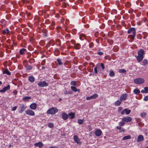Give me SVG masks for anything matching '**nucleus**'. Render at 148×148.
Wrapping results in <instances>:
<instances>
[{"mask_svg": "<svg viewBox=\"0 0 148 148\" xmlns=\"http://www.w3.org/2000/svg\"><path fill=\"white\" fill-rule=\"evenodd\" d=\"M34 145L35 146L38 147L40 148H41L43 147V144L42 142H39L35 143Z\"/></svg>", "mask_w": 148, "mask_h": 148, "instance_id": "obj_14", "label": "nucleus"}, {"mask_svg": "<svg viewBox=\"0 0 148 148\" xmlns=\"http://www.w3.org/2000/svg\"><path fill=\"white\" fill-rule=\"evenodd\" d=\"M73 139L74 141L77 144L80 145L81 144V142L80 141V139L77 136H74Z\"/></svg>", "mask_w": 148, "mask_h": 148, "instance_id": "obj_6", "label": "nucleus"}, {"mask_svg": "<svg viewBox=\"0 0 148 148\" xmlns=\"http://www.w3.org/2000/svg\"><path fill=\"white\" fill-rule=\"evenodd\" d=\"M62 3H63V7H64V8H65L66 7V3H65L64 2H63Z\"/></svg>", "mask_w": 148, "mask_h": 148, "instance_id": "obj_59", "label": "nucleus"}, {"mask_svg": "<svg viewBox=\"0 0 148 148\" xmlns=\"http://www.w3.org/2000/svg\"><path fill=\"white\" fill-rule=\"evenodd\" d=\"M71 89L74 92H76L77 91V89L75 86H71Z\"/></svg>", "mask_w": 148, "mask_h": 148, "instance_id": "obj_38", "label": "nucleus"}, {"mask_svg": "<svg viewBox=\"0 0 148 148\" xmlns=\"http://www.w3.org/2000/svg\"><path fill=\"white\" fill-rule=\"evenodd\" d=\"M141 92L143 93H148V87H145L144 88V90H142Z\"/></svg>", "mask_w": 148, "mask_h": 148, "instance_id": "obj_19", "label": "nucleus"}, {"mask_svg": "<svg viewBox=\"0 0 148 148\" xmlns=\"http://www.w3.org/2000/svg\"><path fill=\"white\" fill-rule=\"evenodd\" d=\"M131 3L129 2H127L125 4V5L127 7H130L131 6Z\"/></svg>", "mask_w": 148, "mask_h": 148, "instance_id": "obj_46", "label": "nucleus"}, {"mask_svg": "<svg viewBox=\"0 0 148 148\" xmlns=\"http://www.w3.org/2000/svg\"><path fill=\"white\" fill-rule=\"evenodd\" d=\"M55 25V22L53 21H52L51 24V26H52V27H53V26H54Z\"/></svg>", "mask_w": 148, "mask_h": 148, "instance_id": "obj_57", "label": "nucleus"}, {"mask_svg": "<svg viewBox=\"0 0 148 148\" xmlns=\"http://www.w3.org/2000/svg\"><path fill=\"white\" fill-rule=\"evenodd\" d=\"M73 8L74 9H77V7L75 6H73Z\"/></svg>", "mask_w": 148, "mask_h": 148, "instance_id": "obj_64", "label": "nucleus"}, {"mask_svg": "<svg viewBox=\"0 0 148 148\" xmlns=\"http://www.w3.org/2000/svg\"><path fill=\"white\" fill-rule=\"evenodd\" d=\"M131 138V136L130 135L125 136L123 137V140H125L127 139H130Z\"/></svg>", "mask_w": 148, "mask_h": 148, "instance_id": "obj_32", "label": "nucleus"}, {"mask_svg": "<svg viewBox=\"0 0 148 148\" xmlns=\"http://www.w3.org/2000/svg\"><path fill=\"white\" fill-rule=\"evenodd\" d=\"M127 33L129 34L132 33V35H136V31L134 27H132L127 31Z\"/></svg>", "mask_w": 148, "mask_h": 148, "instance_id": "obj_7", "label": "nucleus"}, {"mask_svg": "<svg viewBox=\"0 0 148 148\" xmlns=\"http://www.w3.org/2000/svg\"><path fill=\"white\" fill-rule=\"evenodd\" d=\"M125 113L127 114H129L131 112L130 110L128 109H125Z\"/></svg>", "mask_w": 148, "mask_h": 148, "instance_id": "obj_39", "label": "nucleus"}, {"mask_svg": "<svg viewBox=\"0 0 148 148\" xmlns=\"http://www.w3.org/2000/svg\"><path fill=\"white\" fill-rule=\"evenodd\" d=\"M98 97V95L96 94H95L90 97H87L86 99L87 100H89L92 99H95Z\"/></svg>", "mask_w": 148, "mask_h": 148, "instance_id": "obj_9", "label": "nucleus"}, {"mask_svg": "<svg viewBox=\"0 0 148 148\" xmlns=\"http://www.w3.org/2000/svg\"><path fill=\"white\" fill-rule=\"evenodd\" d=\"M29 61L30 63H32V62H34V59L31 58L29 60Z\"/></svg>", "mask_w": 148, "mask_h": 148, "instance_id": "obj_58", "label": "nucleus"}, {"mask_svg": "<svg viewBox=\"0 0 148 148\" xmlns=\"http://www.w3.org/2000/svg\"><path fill=\"white\" fill-rule=\"evenodd\" d=\"M30 108L33 110L36 109L37 107V104L35 103H32L29 106Z\"/></svg>", "mask_w": 148, "mask_h": 148, "instance_id": "obj_13", "label": "nucleus"}, {"mask_svg": "<svg viewBox=\"0 0 148 148\" xmlns=\"http://www.w3.org/2000/svg\"><path fill=\"white\" fill-rule=\"evenodd\" d=\"M123 108L121 107H119L118 109V111L119 112H120L122 110Z\"/></svg>", "mask_w": 148, "mask_h": 148, "instance_id": "obj_53", "label": "nucleus"}, {"mask_svg": "<svg viewBox=\"0 0 148 148\" xmlns=\"http://www.w3.org/2000/svg\"><path fill=\"white\" fill-rule=\"evenodd\" d=\"M55 5L57 6H58L60 5V3L58 2H55Z\"/></svg>", "mask_w": 148, "mask_h": 148, "instance_id": "obj_63", "label": "nucleus"}, {"mask_svg": "<svg viewBox=\"0 0 148 148\" xmlns=\"http://www.w3.org/2000/svg\"><path fill=\"white\" fill-rule=\"evenodd\" d=\"M93 43L92 42H91L89 44V47L90 48H92L93 47Z\"/></svg>", "mask_w": 148, "mask_h": 148, "instance_id": "obj_52", "label": "nucleus"}, {"mask_svg": "<svg viewBox=\"0 0 148 148\" xmlns=\"http://www.w3.org/2000/svg\"><path fill=\"white\" fill-rule=\"evenodd\" d=\"M17 108V107L16 106H15V107H13L12 109V110L15 111L16 110Z\"/></svg>", "mask_w": 148, "mask_h": 148, "instance_id": "obj_51", "label": "nucleus"}, {"mask_svg": "<svg viewBox=\"0 0 148 148\" xmlns=\"http://www.w3.org/2000/svg\"><path fill=\"white\" fill-rule=\"evenodd\" d=\"M34 19L35 21V23L36 24H37V22L39 21V18L37 16H36L34 17Z\"/></svg>", "mask_w": 148, "mask_h": 148, "instance_id": "obj_29", "label": "nucleus"}, {"mask_svg": "<svg viewBox=\"0 0 148 148\" xmlns=\"http://www.w3.org/2000/svg\"><path fill=\"white\" fill-rule=\"evenodd\" d=\"M143 65H145L148 63V61L147 60L144 59L142 62Z\"/></svg>", "mask_w": 148, "mask_h": 148, "instance_id": "obj_34", "label": "nucleus"}, {"mask_svg": "<svg viewBox=\"0 0 148 148\" xmlns=\"http://www.w3.org/2000/svg\"><path fill=\"white\" fill-rule=\"evenodd\" d=\"M2 32L4 34H9V30L8 29H4L2 30Z\"/></svg>", "mask_w": 148, "mask_h": 148, "instance_id": "obj_21", "label": "nucleus"}, {"mask_svg": "<svg viewBox=\"0 0 148 148\" xmlns=\"http://www.w3.org/2000/svg\"><path fill=\"white\" fill-rule=\"evenodd\" d=\"M94 71L95 72V73L97 74V67H95L94 69Z\"/></svg>", "mask_w": 148, "mask_h": 148, "instance_id": "obj_56", "label": "nucleus"}, {"mask_svg": "<svg viewBox=\"0 0 148 148\" xmlns=\"http://www.w3.org/2000/svg\"><path fill=\"white\" fill-rule=\"evenodd\" d=\"M74 47L76 49H78L80 48L81 46L79 44L77 43L75 45Z\"/></svg>", "mask_w": 148, "mask_h": 148, "instance_id": "obj_23", "label": "nucleus"}, {"mask_svg": "<svg viewBox=\"0 0 148 148\" xmlns=\"http://www.w3.org/2000/svg\"><path fill=\"white\" fill-rule=\"evenodd\" d=\"M144 140V137L143 135H140L138 136V138L136 140L137 142L143 141Z\"/></svg>", "mask_w": 148, "mask_h": 148, "instance_id": "obj_16", "label": "nucleus"}, {"mask_svg": "<svg viewBox=\"0 0 148 148\" xmlns=\"http://www.w3.org/2000/svg\"><path fill=\"white\" fill-rule=\"evenodd\" d=\"M26 108V107L23 104L20 105L19 107V112L20 113H22Z\"/></svg>", "mask_w": 148, "mask_h": 148, "instance_id": "obj_4", "label": "nucleus"}, {"mask_svg": "<svg viewBox=\"0 0 148 148\" xmlns=\"http://www.w3.org/2000/svg\"><path fill=\"white\" fill-rule=\"evenodd\" d=\"M136 3L138 5H140L141 6H142L144 5L143 3L140 1H137Z\"/></svg>", "mask_w": 148, "mask_h": 148, "instance_id": "obj_33", "label": "nucleus"}, {"mask_svg": "<svg viewBox=\"0 0 148 148\" xmlns=\"http://www.w3.org/2000/svg\"><path fill=\"white\" fill-rule=\"evenodd\" d=\"M101 65L102 69L103 70L105 69V66H104V64L102 63H101Z\"/></svg>", "mask_w": 148, "mask_h": 148, "instance_id": "obj_54", "label": "nucleus"}, {"mask_svg": "<svg viewBox=\"0 0 148 148\" xmlns=\"http://www.w3.org/2000/svg\"><path fill=\"white\" fill-rule=\"evenodd\" d=\"M68 116L69 118L71 119H74L75 117V113H74L71 112L68 114Z\"/></svg>", "mask_w": 148, "mask_h": 148, "instance_id": "obj_18", "label": "nucleus"}, {"mask_svg": "<svg viewBox=\"0 0 148 148\" xmlns=\"http://www.w3.org/2000/svg\"><path fill=\"white\" fill-rule=\"evenodd\" d=\"M90 10L91 12L90 14H92L94 11V9L92 8H90Z\"/></svg>", "mask_w": 148, "mask_h": 148, "instance_id": "obj_43", "label": "nucleus"}, {"mask_svg": "<svg viewBox=\"0 0 148 148\" xmlns=\"http://www.w3.org/2000/svg\"><path fill=\"white\" fill-rule=\"evenodd\" d=\"M84 121V120L79 119L78 120V122L79 124H82Z\"/></svg>", "mask_w": 148, "mask_h": 148, "instance_id": "obj_44", "label": "nucleus"}, {"mask_svg": "<svg viewBox=\"0 0 148 148\" xmlns=\"http://www.w3.org/2000/svg\"><path fill=\"white\" fill-rule=\"evenodd\" d=\"M146 115V113L145 112L141 113L140 114V116L142 117H144Z\"/></svg>", "mask_w": 148, "mask_h": 148, "instance_id": "obj_47", "label": "nucleus"}, {"mask_svg": "<svg viewBox=\"0 0 148 148\" xmlns=\"http://www.w3.org/2000/svg\"><path fill=\"white\" fill-rule=\"evenodd\" d=\"M109 75L111 77H113L115 75V74L114 72L113 71L110 70V72L109 74Z\"/></svg>", "mask_w": 148, "mask_h": 148, "instance_id": "obj_27", "label": "nucleus"}, {"mask_svg": "<svg viewBox=\"0 0 148 148\" xmlns=\"http://www.w3.org/2000/svg\"><path fill=\"white\" fill-rule=\"evenodd\" d=\"M42 32L43 33L45 34V35H46L47 32V31L46 29H43L42 30Z\"/></svg>", "mask_w": 148, "mask_h": 148, "instance_id": "obj_49", "label": "nucleus"}, {"mask_svg": "<svg viewBox=\"0 0 148 148\" xmlns=\"http://www.w3.org/2000/svg\"><path fill=\"white\" fill-rule=\"evenodd\" d=\"M95 133L97 136H99L101 135L102 132L100 130L98 129L95 131Z\"/></svg>", "mask_w": 148, "mask_h": 148, "instance_id": "obj_15", "label": "nucleus"}, {"mask_svg": "<svg viewBox=\"0 0 148 148\" xmlns=\"http://www.w3.org/2000/svg\"><path fill=\"white\" fill-rule=\"evenodd\" d=\"M58 112V110L56 108L52 107L48 110L47 112L48 114H54Z\"/></svg>", "mask_w": 148, "mask_h": 148, "instance_id": "obj_2", "label": "nucleus"}, {"mask_svg": "<svg viewBox=\"0 0 148 148\" xmlns=\"http://www.w3.org/2000/svg\"><path fill=\"white\" fill-rule=\"evenodd\" d=\"M31 98L29 97H25L23 98V99L24 101H28L29 100L31 99Z\"/></svg>", "mask_w": 148, "mask_h": 148, "instance_id": "obj_24", "label": "nucleus"}, {"mask_svg": "<svg viewBox=\"0 0 148 148\" xmlns=\"http://www.w3.org/2000/svg\"><path fill=\"white\" fill-rule=\"evenodd\" d=\"M138 55H135V57L138 62H141L144 58V51L143 49H140L137 52Z\"/></svg>", "mask_w": 148, "mask_h": 148, "instance_id": "obj_1", "label": "nucleus"}, {"mask_svg": "<svg viewBox=\"0 0 148 148\" xmlns=\"http://www.w3.org/2000/svg\"><path fill=\"white\" fill-rule=\"evenodd\" d=\"M38 84L39 86L41 87L48 86V84L45 81L40 82Z\"/></svg>", "mask_w": 148, "mask_h": 148, "instance_id": "obj_5", "label": "nucleus"}, {"mask_svg": "<svg viewBox=\"0 0 148 148\" xmlns=\"http://www.w3.org/2000/svg\"><path fill=\"white\" fill-rule=\"evenodd\" d=\"M121 101L120 100H117L115 102V105L116 106H119L121 103Z\"/></svg>", "mask_w": 148, "mask_h": 148, "instance_id": "obj_31", "label": "nucleus"}, {"mask_svg": "<svg viewBox=\"0 0 148 148\" xmlns=\"http://www.w3.org/2000/svg\"><path fill=\"white\" fill-rule=\"evenodd\" d=\"M126 72V70L123 69H120L119 70V72L120 73H124Z\"/></svg>", "mask_w": 148, "mask_h": 148, "instance_id": "obj_40", "label": "nucleus"}, {"mask_svg": "<svg viewBox=\"0 0 148 148\" xmlns=\"http://www.w3.org/2000/svg\"><path fill=\"white\" fill-rule=\"evenodd\" d=\"M3 74H6L9 75L11 74V73L8 69L5 70L3 72Z\"/></svg>", "mask_w": 148, "mask_h": 148, "instance_id": "obj_30", "label": "nucleus"}, {"mask_svg": "<svg viewBox=\"0 0 148 148\" xmlns=\"http://www.w3.org/2000/svg\"><path fill=\"white\" fill-rule=\"evenodd\" d=\"M145 80L142 78H138L135 79L134 80V82L137 84H141L144 82Z\"/></svg>", "mask_w": 148, "mask_h": 148, "instance_id": "obj_3", "label": "nucleus"}, {"mask_svg": "<svg viewBox=\"0 0 148 148\" xmlns=\"http://www.w3.org/2000/svg\"><path fill=\"white\" fill-rule=\"evenodd\" d=\"M25 67L27 70H31L32 68L30 65H27Z\"/></svg>", "mask_w": 148, "mask_h": 148, "instance_id": "obj_37", "label": "nucleus"}, {"mask_svg": "<svg viewBox=\"0 0 148 148\" xmlns=\"http://www.w3.org/2000/svg\"><path fill=\"white\" fill-rule=\"evenodd\" d=\"M27 8L29 10H31L32 8V7L30 6H27Z\"/></svg>", "mask_w": 148, "mask_h": 148, "instance_id": "obj_62", "label": "nucleus"}, {"mask_svg": "<svg viewBox=\"0 0 148 148\" xmlns=\"http://www.w3.org/2000/svg\"><path fill=\"white\" fill-rule=\"evenodd\" d=\"M25 113L31 116H34L35 115L34 112L32 110H27L25 111Z\"/></svg>", "mask_w": 148, "mask_h": 148, "instance_id": "obj_10", "label": "nucleus"}, {"mask_svg": "<svg viewBox=\"0 0 148 148\" xmlns=\"http://www.w3.org/2000/svg\"><path fill=\"white\" fill-rule=\"evenodd\" d=\"M98 54L100 55H102L103 54V53L102 52H99L98 53Z\"/></svg>", "mask_w": 148, "mask_h": 148, "instance_id": "obj_61", "label": "nucleus"}, {"mask_svg": "<svg viewBox=\"0 0 148 148\" xmlns=\"http://www.w3.org/2000/svg\"><path fill=\"white\" fill-rule=\"evenodd\" d=\"M57 61L58 62V64L59 65H61L62 64L61 60L60 59H58L57 60Z\"/></svg>", "mask_w": 148, "mask_h": 148, "instance_id": "obj_48", "label": "nucleus"}, {"mask_svg": "<svg viewBox=\"0 0 148 148\" xmlns=\"http://www.w3.org/2000/svg\"><path fill=\"white\" fill-rule=\"evenodd\" d=\"M60 13L62 15H64L66 14L65 11L64 10H60L59 11Z\"/></svg>", "mask_w": 148, "mask_h": 148, "instance_id": "obj_35", "label": "nucleus"}, {"mask_svg": "<svg viewBox=\"0 0 148 148\" xmlns=\"http://www.w3.org/2000/svg\"><path fill=\"white\" fill-rule=\"evenodd\" d=\"M76 82L74 81H72L70 83V84L73 86H76Z\"/></svg>", "mask_w": 148, "mask_h": 148, "instance_id": "obj_36", "label": "nucleus"}, {"mask_svg": "<svg viewBox=\"0 0 148 148\" xmlns=\"http://www.w3.org/2000/svg\"><path fill=\"white\" fill-rule=\"evenodd\" d=\"M26 50L25 49H22L20 50L19 53L21 55H23L26 52Z\"/></svg>", "mask_w": 148, "mask_h": 148, "instance_id": "obj_22", "label": "nucleus"}, {"mask_svg": "<svg viewBox=\"0 0 148 148\" xmlns=\"http://www.w3.org/2000/svg\"><path fill=\"white\" fill-rule=\"evenodd\" d=\"M125 109L123 110V111H122L121 112V114L122 115H123V114H125Z\"/></svg>", "mask_w": 148, "mask_h": 148, "instance_id": "obj_60", "label": "nucleus"}, {"mask_svg": "<svg viewBox=\"0 0 148 148\" xmlns=\"http://www.w3.org/2000/svg\"><path fill=\"white\" fill-rule=\"evenodd\" d=\"M127 97V94H122L120 97V99L121 101H124L126 100Z\"/></svg>", "mask_w": 148, "mask_h": 148, "instance_id": "obj_12", "label": "nucleus"}, {"mask_svg": "<svg viewBox=\"0 0 148 148\" xmlns=\"http://www.w3.org/2000/svg\"><path fill=\"white\" fill-rule=\"evenodd\" d=\"M107 42L110 45H112L113 43V40H111L110 39H108L107 40Z\"/></svg>", "mask_w": 148, "mask_h": 148, "instance_id": "obj_41", "label": "nucleus"}, {"mask_svg": "<svg viewBox=\"0 0 148 148\" xmlns=\"http://www.w3.org/2000/svg\"><path fill=\"white\" fill-rule=\"evenodd\" d=\"M122 120L123 121H124V122H127L131 121L132 120V118L131 117L128 116L126 117H124L122 119Z\"/></svg>", "mask_w": 148, "mask_h": 148, "instance_id": "obj_8", "label": "nucleus"}, {"mask_svg": "<svg viewBox=\"0 0 148 148\" xmlns=\"http://www.w3.org/2000/svg\"><path fill=\"white\" fill-rule=\"evenodd\" d=\"M62 118L65 120L67 119L68 118V115L65 112H63L62 114Z\"/></svg>", "mask_w": 148, "mask_h": 148, "instance_id": "obj_17", "label": "nucleus"}, {"mask_svg": "<svg viewBox=\"0 0 148 148\" xmlns=\"http://www.w3.org/2000/svg\"><path fill=\"white\" fill-rule=\"evenodd\" d=\"M140 92V90L137 88H136L134 89L133 90V92L135 94H137L139 93Z\"/></svg>", "mask_w": 148, "mask_h": 148, "instance_id": "obj_28", "label": "nucleus"}, {"mask_svg": "<svg viewBox=\"0 0 148 148\" xmlns=\"http://www.w3.org/2000/svg\"><path fill=\"white\" fill-rule=\"evenodd\" d=\"M28 79L30 82L32 83L34 82L35 78L34 77L30 76L29 77Z\"/></svg>", "mask_w": 148, "mask_h": 148, "instance_id": "obj_20", "label": "nucleus"}, {"mask_svg": "<svg viewBox=\"0 0 148 148\" xmlns=\"http://www.w3.org/2000/svg\"><path fill=\"white\" fill-rule=\"evenodd\" d=\"M136 36V35H129L128 37L130 38L131 41H132L134 38Z\"/></svg>", "mask_w": 148, "mask_h": 148, "instance_id": "obj_25", "label": "nucleus"}, {"mask_svg": "<svg viewBox=\"0 0 148 148\" xmlns=\"http://www.w3.org/2000/svg\"><path fill=\"white\" fill-rule=\"evenodd\" d=\"M86 36L83 34H81L79 36V38L81 40H83L86 38Z\"/></svg>", "mask_w": 148, "mask_h": 148, "instance_id": "obj_26", "label": "nucleus"}, {"mask_svg": "<svg viewBox=\"0 0 148 148\" xmlns=\"http://www.w3.org/2000/svg\"><path fill=\"white\" fill-rule=\"evenodd\" d=\"M13 93L14 95H17V91L16 90H14L13 91Z\"/></svg>", "mask_w": 148, "mask_h": 148, "instance_id": "obj_55", "label": "nucleus"}, {"mask_svg": "<svg viewBox=\"0 0 148 148\" xmlns=\"http://www.w3.org/2000/svg\"><path fill=\"white\" fill-rule=\"evenodd\" d=\"M10 88V86L9 85H8L6 86L3 88L2 89L0 90V92L4 93L7 90H9Z\"/></svg>", "mask_w": 148, "mask_h": 148, "instance_id": "obj_11", "label": "nucleus"}, {"mask_svg": "<svg viewBox=\"0 0 148 148\" xmlns=\"http://www.w3.org/2000/svg\"><path fill=\"white\" fill-rule=\"evenodd\" d=\"M125 125V123L122 121L119 123V125L121 126H123Z\"/></svg>", "mask_w": 148, "mask_h": 148, "instance_id": "obj_42", "label": "nucleus"}, {"mask_svg": "<svg viewBox=\"0 0 148 148\" xmlns=\"http://www.w3.org/2000/svg\"><path fill=\"white\" fill-rule=\"evenodd\" d=\"M144 101H147L148 100V97L147 96H145L144 98Z\"/></svg>", "mask_w": 148, "mask_h": 148, "instance_id": "obj_50", "label": "nucleus"}, {"mask_svg": "<svg viewBox=\"0 0 148 148\" xmlns=\"http://www.w3.org/2000/svg\"><path fill=\"white\" fill-rule=\"evenodd\" d=\"M48 126L50 128H52L53 127V125L52 123H49L48 124Z\"/></svg>", "mask_w": 148, "mask_h": 148, "instance_id": "obj_45", "label": "nucleus"}]
</instances>
